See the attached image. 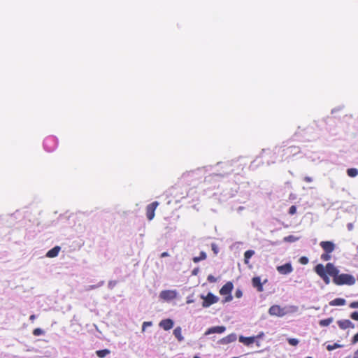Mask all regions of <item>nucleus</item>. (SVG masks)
Instances as JSON below:
<instances>
[{
	"mask_svg": "<svg viewBox=\"0 0 358 358\" xmlns=\"http://www.w3.org/2000/svg\"><path fill=\"white\" fill-rule=\"evenodd\" d=\"M255 254V252L253 250H249L245 252L244 253V262L245 264H248L249 263V259L251 258V257Z\"/></svg>",
	"mask_w": 358,
	"mask_h": 358,
	"instance_id": "nucleus-18",
	"label": "nucleus"
},
{
	"mask_svg": "<svg viewBox=\"0 0 358 358\" xmlns=\"http://www.w3.org/2000/svg\"><path fill=\"white\" fill-rule=\"evenodd\" d=\"M151 324H152L151 322H144L143 324V331H144L145 327L146 326H150Z\"/></svg>",
	"mask_w": 358,
	"mask_h": 358,
	"instance_id": "nucleus-36",
	"label": "nucleus"
},
{
	"mask_svg": "<svg viewBox=\"0 0 358 358\" xmlns=\"http://www.w3.org/2000/svg\"><path fill=\"white\" fill-rule=\"evenodd\" d=\"M227 296L225 298L224 301H226V302L231 301L232 300V299H233L231 293L229 294H227Z\"/></svg>",
	"mask_w": 358,
	"mask_h": 358,
	"instance_id": "nucleus-35",
	"label": "nucleus"
},
{
	"mask_svg": "<svg viewBox=\"0 0 358 358\" xmlns=\"http://www.w3.org/2000/svg\"><path fill=\"white\" fill-rule=\"evenodd\" d=\"M296 213V207L295 206H292L289 209V214L291 215H293Z\"/></svg>",
	"mask_w": 358,
	"mask_h": 358,
	"instance_id": "nucleus-30",
	"label": "nucleus"
},
{
	"mask_svg": "<svg viewBox=\"0 0 358 358\" xmlns=\"http://www.w3.org/2000/svg\"><path fill=\"white\" fill-rule=\"evenodd\" d=\"M306 358H313V357H306Z\"/></svg>",
	"mask_w": 358,
	"mask_h": 358,
	"instance_id": "nucleus-45",
	"label": "nucleus"
},
{
	"mask_svg": "<svg viewBox=\"0 0 358 358\" xmlns=\"http://www.w3.org/2000/svg\"><path fill=\"white\" fill-rule=\"evenodd\" d=\"M314 271L326 285L330 283L329 275L333 278V282L336 285H352L355 283L354 276L347 273L339 274V270L332 263H327L325 266L319 264L315 266Z\"/></svg>",
	"mask_w": 358,
	"mask_h": 358,
	"instance_id": "nucleus-1",
	"label": "nucleus"
},
{
	"mask_svg": "<svg viewBox=\"0 0 358 358\" xmlns=\"http://www.w3.org/2000/svg\"><path fill=\"white\" fill-rule=\"evenodd\" d=\"M349 306L351 308H358V301L350 303Z\"/></svg>",
	"mask_w": 358,
	"mask_h": 358,
	"instance_id": "nucleus-34",
	"label": "nucleus"
},
{
	"mask_svg": "<svg viewBox=\"0 0 358 358\" xmlns=\"http://www.w3.org/2000/svg\"><path fill=\"white\" fill-rule=\"evenodd\" d=\"M268 313L271 315L282 317L283 315H285V312L284 309L282 308L280 306L273 305L270 307L268 310Z\"/></svg>",
	"mask_w": 358,
	"mask_h": 358,
	"instance_id": "nucleus-5",
	"label": "nucleus"
},
{
	"mask_svg": "<svg viewBox=\"0 0 358 358\" xmlns=\"http://www.w3.org/2000/svg\"><path fill=\"white\" fill-rule=\"evenodd\" d=\"M212 248H213V250H214L215 253H217V251L216 250V247H215V244H213L212 245Z\"/></svg>",
	"mask_w": 358,
	"mask_h": 358,
	"instance_id": "nucleus-42",
	"label": "nucleus"
},
{
	"mask_svg": "<svg viewBox=\"0 0 358 358\" xmlns=\"http://www.w3.org/2000/svg\"><path fill=\"white\" fill-rule=\"evenodd\" d=\"M207 280L210 282H215L217 280L216 278L213 275H209L207 278Z\"/></svg>",
	"mask_w": 358,
	"mask_h": 358,
	"instance_id": "nucleus-33",
	"label": "nucleus"
},
{
	"mask_svg": "<svg viewBox=\"0 0 358 358\" xmlns=\"http://www.w3.org/2000/svg\"><path fill=\"white\" fill-rule=\"evenodd\" d=\"M330 254L331 253H327V252H324L323 254L321 255V257H320L322 261H325V262L330 260L331 258V256Z\"/></svg>",
	"mask_w": 358,
	"mask_h": 358,
	"instance_id": "nucleus-25",
	"label": "nucleus"
},
{
	"mask_svg": "<svg viewBox=\"0 0 358 358\" xmlns=\"http://www.w3.org/2000/svg\"><path fill=\"white\" fill-rule=\"evenodd\" d=\"M36 319V315H31L30 317H29V320L32 322L34 321V320Z\"/></svg>",
	"mask_w": 358,
	"mask_h": 358,
	"instance_id": "nucleus-40",
	"label": "nucleus"
},
{
	"mask_svg": "<svg viewBox=\"0 0 358 358\" xmlns=\"http://www.w3.org/2000/svg\"><path fill=\"white\" fill-rule=\"evenodd\" d=\"M236 340V336L234 334L229 335L222 339V342L223 343H229L231 342H233Z\"/></svg>",
	"mask_w": 358,
	"mask_h": 358,
	"instance_id": "nucleus-19",
	"label": "nucleus"
},
{
	"mask_svg": "<svg viewBox=\"0 0 358 358\" xmlns=\"http://www.w3.org/2000/svg\"><path fill=\"white\" fill-rule=\"evenodd\" d=\"M43 145L47 151L52 152L57 146V140L55 136H50L45 139Z\"/></svg>",
	"mask_w": 358,
	"mask_h": 358,
	"instance_id": "nucleus-2",
	"label": "nucleus"
},
{
	"mask_svg": "<svg viewBox=\"0 0 358 358\" xmlns=\"http://www.w3.org/2000/svg\"><path fill=\"white\" fill-rule=\"evenodd\" d=\"M342 346H343L342 345H340L338 343H334L333 345H328L327 346V349L329 351H331L334 349L341 348Z\"/></svg>",
	"mask_w": 358,
	"mask_h": 358,
	"instance_id": "nucleus-24",
	"label": "nucleus"
},
{
	"mask_svg": "<svg viewBox=\"0 0 358 358\" xmlns=\"http://www.w3.org/2000/svg\"><path fill=\"white\" fill-rule=\"evenodd\" d=\"M226 328L224 326H217L213 327L208 329V331L206 332V334H222L225 331Z\"/></svg>",
	"mask_w": 358,
	"mask_h": 358,
	"instance_id": "nucleus-14",
	"label": "nucleus"
},
{
	"mask_svg": "<svg viewBox=\"0 0 358 358\" xmlns=\"http://www.w3.org/2000/svg\"><path fill=\"white\" fill-rule=\"evenodd\" d=\"M43 334H44V331L40 328H36V329H34V331H33V334L36 336H41Z\"/></svg>",
	"mask_w": 358,
	"mask_h": 358,
	"instance_id": "nucleus-27",
	"label": "nucleus"
},
{
	"mask_svg": "<svg viewBox=\"0 0 358 358\" xmlns=\"http://www.w3.org/2000/svg\"><path fill=\"white\" fill-rule=\"evenodd\" d=\"M233 288H234L233 283L231 282H227L225 285H224L221 287V289L220 290V294L223 296L229 294L230 293H231Z\"/></svg>",
	"mask_w": 358,
	"mask_h": 358,
	"instance_id": "nucleus-10",
	"label": "nucleus"
},
{
	"mask_svg": "<svg viewBox=\"0 0 358 358\" xmlns=\"http://www.w3.org/2000/svg\"><path fill=\"white\" fill-rule=\"evenodd\" d=\"M299 262L300 264L306 265L308 263V257L303 256L299 258Z\"/></svg>",
	"mask_w": 358,
	"mask_h": 358,
	"instance_id": "nucleus-28",
	"label": "nucleus"
},
{
	"mask_svg": "<svg viewBox=\"0 0 358 358\" xmlns=\"http://www.w3.org/2000/svg\"><path fill=\"white\" fill-rule=\"evenodd\" d=\"M296 239H297L296 238H295L294 236H292V235L284 238V241H288V242H293V241H295Z\"/></svg>",
	"mask_w": 358,
	"mask_h": 358,
	"instance_id": "nucleus-29",
	"label": "nucleus"
},
{
	"mask_svg": "<svg viewBox=\"0 0 358 358\" xmlns=\"http://www.w3.org/2000/svg\"><path fill=\"white\" fill-rule=\"evenodd\" d=\"M276 269L278 272L282 275H287L293 271L291 263H286L283 265L278 266Z\"/></svg>",
	"mask_w": 358,
	"mask_h": 358,
	"instance_id": "nucleus-7",
	"label": "nucleus"
},
{
	"mask_svg": "<svg viewBox=\"0 0 358 358\" xmlns=\"http://www.w3.org/2000/svg\"><path fill=\"white\" fill-rule=\"evenodd\" d=\"M169 256V253L167 252H164L161 254V257H166Z\"/></svg>",
	"mask_w": 358,
	"mask_h": 358,
	"instance_id": "nucleus-39",
	"label": "nucleus"
},
{
	"mask_svg": "<svg viewBox=\"0 0 358 358\" xmlns=\"http://www.w3.org/2000/svg\"><path fill=\"white\" fill-rule=\"evenodd\" d=\"M304 180H305L306 182H312V181H313V179H312V178H310V177H309V176H306V177L304 178Z\"/></svg>",
	"mask_w": 358,
	"mask_h": 358,
	"instance_id": "nucleus-38",
	"label": "nucleus"
},
{
	"mask_svg": "<svg viewBox=\"0 0 358 358\" xmlns=\"http://www.w3.org/2000/svg\"><path fill=\"white\" fill-rule=\"evenodd\" d=\"M347 173L348 176L354 178L358 175V170L355 168H350L347 170Z\"/></svg>",
	"mask_w": 358,
	"mask_h": 358,
	"instance_id": "nucleus-23",
	"label": "nucleus"
},
{
	"mask_svg": "<svg viewBox=\"0 0 358 358\" xmlns=\"http://www.w3.org/2000/svg\"><path fill=\"white\" fill-rule=\"evenodd\" d=\"M198 271H199V269H198V268H195V269H194V270L192 271V274H193V275H196V274H197V273H198Z\"/></svg>",
	"mask_w": 358,
	"mask_h": 358,
	"instance_id": "nucleus-41",
	"label": "nucleus"
},
{
	"mask_svg": "<svg viewBox=\"0 0 358 358\" xmlns=\"http://www.w3.org/2000/svg\"><path fill=\"white\" fill-rule=\"evenodd\" d=\"M322 250L327 253H331L335 250V244L332 241H322L320 243Z\"/></svg>",
	"mask_w": 358,
	"mask_h": 358,
	"instance_id": "nucleus-6",
	"label": "nucleus"
},
{
	"mask_svg": "<svg viewBox=\"0 0 358 358\" xmlns=\"http://www.w3.org/2000/svg\"><path fill=\"white\" fill-rule=\"evenodd\" d=\"M252 284L254 287L257 289L258 292L263 291V283L261 282V278L259 276L254 277L252 279Z\"/></svg>",
	"mask_w": 358,
	"mask_h": 358,
	"instance_id": "nucleus-13",
	"label": "nucleus"
},
{
	"mask_svg": "<svg viewBox=\"0 0 358 358\" xmlns=\"http://www.w3.org/2000/svg\"><path fill=\"white\" fill-rule=\"evenodd\" d=\"M350 317L353 320L358 321V311H355L350 314Z\"/></svg>",
	"mask_w": 358,
	"mask_h": 358,
	"instance_id": "nucleus-31",
	"label": "nucleus"
},
{
	"mask_svg": "<svg viewBox=\"0 0 358 358\" xmlns=\"http://www.w3.org/2000/svg\"><path fill=\"white\" fill-rule=\"evenodd\" d=\"M159 296L164 300H171L176 298V292L174 290H164Z\"/></svg>",
	"mask_w": 358,
	"mask_h": 358,
	"instance_id": "nucleus-8",
	"label": "nucleus"
},
{
	"mask_svg": "<svg viewBox=\"0 0 358 358\" xmlns=\"http://www.w3.org/2000/svg\"><path fill=\"white\" fill-rule=\"evenodd\" d=\"M346 303V301L342 298H336L329 302V305L331 306H344Z\"/></svg>",
	"mask_w": 358,
	"mask_h": 358,
	"instance_id": "nucleus-16",
	"label": "nucleus"
},
{
	"mask_svg": "<svg viewBox=\"0 0 358 358\" xmlns=\"http://www.w3.org/2000/svg\"><path fill=\"white\" fill-rule=\"evenodd\" d=\"M287 342L289 343V345H291L292 346H296L299 343L298 339L294 338H288Z\"/></svg>",
	"mask_w": 358,
	"mask_h": 358,
	"instance_id": "nucleus-26",
	"label": "nucleus"
},
{
	"mask_svg": "<svg viewBox=\"0 0 358 358\" xmlns=\"http://www.w3.org/2000/svg\"><path fill=\"white\" fill-rule=\"evenodd\" d=\"M187 302V303H192V301L188 300Z\"/></svg>",
	"mask_w": 358,
	"mask_h": 358,
	"instance_id": "nucleus-43",
	"label": "nucleus"
},
{
	"mask_svg": "<svg viewBox=\"0 0 358 358\" xmlns=\"http://www.w3.org/2000/svg\"><path fill=\"white\" fill-rule=\"evenodd\" d=\"M206 257L207 256H206V252L202 251V252H200V255L199 257H194L193 258V262L194 263H197V262H200L201 260L206 259Z\"/></svg>",
	"mask_w": 358,
	"mask_h": 358,
	"instance_id": "nucleus-21",
	"label": "nucleus"
},
{
	"mask_svg": "<svg viewBox=\"0 0 358 358\" xmlns=\"http://www.w3.org/2000/svg\"><path fill=\"white\" fill-rule=\"evenodd\" d=\"M159 206V202L153 201L150 204L148 205L146 207V216L148 220H152L155 217V211L157 206Z\"/></svg>",
	"mask_w": 358,
	"mask_h": 358,
	"instance_id": "nucleus-4",
	"label": "nucleus"
},
{
	"mask_svg": "<svg viewBox=\"0 0 358 358\" xmlns=\"http://www.w3.org/2000/svg\"><path fill=\"white\" fill-rule=\"evenodd\" d=\"M173 321L171 319L162 320L159 323V326L165 331L171 329L173 327Z\"/></svg>",
	"mask_w": 358,
	"mask_h": 358,
	"instance_id": "nucleus-9",
	"label": "nucleus"
},
{
	"mask_svg": "<svg viewBox=\"0 0 358 358\" xmlns=\"http://www.w3.org/2000/svg\"><path fill=\"white\" fill-rule=\"evenodd\" d=\"M255 338L256 337L255 336L245 337L243 336H240L238 341L240 343H242L245 345L249 346L255 343Z\"/></svg>",
	"mask_w": 358,
	"mask_h": 358,
	"instance_id": "nucleus-12",
	"label": "nucleus"
},
{
	"mask_svg": "<svg viewBox=\"0 0 358 358\" xmlns=\"http://www.w3.org/2000/svg\"><path fill=\"white\" fill-rule=\"evenodd\" d=\"M333 322V318L329 317L324 320H321L319 324L321 327H327Z\"/></svg>",
	"mask_w": 358,
	"mask_h": 358,
	"instance_id": "nucleus-22",
	"label": "nucleus"
},
{
	"mask_svg": "<svg viewBox=\"0 0 358 358\" xmlns=\"http://www.w3.org/2000/svg\"><path fill=\"white\" fill-rule=\"evenodd\" d=\"M242 296H243V292H242L241 289H237L235 292V296L236 298H241V297H242Z\"/></svg>",
	"mask_w": 358,
	"mask_h": 358,
	"instance_id": "nucleus-32",
	"label": "nucleus"
},
{
	"mask_svg": "<svg viewBox=\"0 0 358 358\" xmlns=\"http://www.w3.org/2000/svg\"><path fill=\"white\" fill-rule=\"evenodd\" d=\"M337 324L341 329H353L355 327V324L349 320H338Z\"/></svg>",
	"mask_w": 358,
	"mask_h": 358,
	"instance_id": "nucleus-11",
	"label": "nucleus"
},
{
	"mask_svg": "<svg viewBox=\"0 0 358 358\" xmlns=\"http://www.w3.org/2000/svg\"><path fill=\"white\" fill-rule=\"evenodd\" d=\"M201 299H203V301L202 303V306L203 308H208L210 306L217 303L219 300L218 297L215 296L211 292L208 293V294L206 296H201Z\"/></svg>",
	"mask_w": 358,
	"mask_h": 358,
	"instance_id": "nucleus-3",
	"label": "nucleus"
},
{
	"mask_svg": "<svg viewBox=\"0 0 358 358\" xmlns=\"http://www.w3.org/2000/svg\"><path fill=\"white\" fill-rule=\"evenodd\" d=\"M193 358H201V357H199V356L196 355Z\"/></svg>",
	"mask_w": 358,
	"mask_h": 358,
	"instance_id": "nucleus-44",
	"label": "nucleus"
},
{
	"mask_svg": "<svg viewBox=\"0 0 358 358\" xmlns=\"http://www.w3.org/2000/svg\"><path fill=\"white\" fill-rule=\"evenodd\" d=\"M358 342V333H357L352 338V343H355Z\"/></svg>",
	"mask_w": 358,
	"mask_h": 358,
	"instance_id": "nucleus-37",
	"label": "nucleus"
},
{
	"mask_svg": "<svg viewBox=\"0 0 358 358\" xmlns=\"http://www.w3.org/2000/svg\"><path fill=\"white\" fill-rule=\"evenodd\" d=\"M60 247L59 246H55L53 248H52L51 250H50L47 254H46V257H49V258H53V257H55L58 255L59 251H60Z\"/></svg>",
	"mask_w": 358,
	"mask_h": 358,
	"instance_id": "nucleus-15",
	"label": "nucleus"
},
{
	"mask_svg": "<svg viewBox=\"0 0 358 358\" xmlns=\"http://www.w3.org/2000/svg\"><path fill=\"white\" fill-rule=\"evenodd\" d=\"M96 355L100 358H103L110 354V350L107 349L97 350L96 352Z\"/></svg>",
	"mask_w": 358,
	"mask_h": 358,
	"instance_id": "nucleus-20",
	"label": "nucleus"
},
{
	"mask_svg": "<svg viewBox=\"0 0 358 358\" xmlns=\"http://www.w3.org/2000/svg\"><path fill=\"white\" fill-rule=\"evenodd\" d=\"M173 335L178 339V341L180 342L182 341L184 339V338L182 335V329L180 327H176L173 330Z\"/></svg>",
	"mask_w": 358,
	"mask_h": 358,
	"instance_id": "nucleus-17",
	"label": "nucleus"
}]
</instances>
